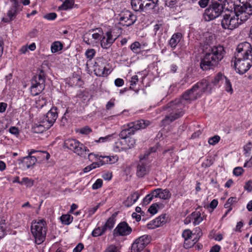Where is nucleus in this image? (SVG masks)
<instances>
[{"label":"nucleus","instance_id":"obj_1","mask_svg":"<svg viewBox=\"0 0 252 252\" xmlns=\"http://www.w3.org/2000/svg\"><path fill=\"white\" fill-rule=\"evenodd\" d=\"M198 98L192 88L186 91L182 97L176 98L167 104L166 108L168 114L166 115L161 122L163 125H167L181 117L184 114L183 110L188 100H195Z\"/></svg>","mask_w":252,"mask_h":252},{"label":"nucleus","instance_id":"obj_2","mask_svg":"<svg viewBox=\"0 0 252 252\" xmlns=\"http://www.w3.org/2000/svg\"><path fill=\"white\" fill-rule=\"evenodd\" d=\"M225 55L223 46L219 45L213 46L206 52L201 59L200 67L203 70L214 69L217 67L219 63L222 60Z\"/></svg>","mask_w":252,"mask_h":252},{"label":"nucleus","instance_id":"obj_3","mask_svg":"<svg viewBox=\"0 0 252 252\" xmlns=\"http://www.w3.org/2000/svg\"><path fill=\"white\" fill-rule=\"evenodd\" d=\"M226 2L227 0H212L205 11L203 15L205 20L210 21L218 17L225 8Z\"/></svg>","mask_w":252,"mask_h":252},{"label":"nucleus","instance_id":"obj_4","mask_svg":"<svg viewBox=\"0 0 252 252\" xmlns=\"http://www.w3.org/2000/svg\"><path fill=\"white\" fill-rule=\"evenodd\" d=\"M45 79L44 71L42 69H40L38 74L34 75L31 80L30 90L32 95H37L45 89Z\"/></svg>","mask_w":252,"mask_h":252},{"label":"nucleus","instance_id":"obj_5","mask_svg":"<svg viewBox=\"0 0 252 252\" xmlns=\"http://www.w3.org/2000/svg\"><path fill=\"white\" fill-rule=\"evenodd\" d=\"M46 223L43 220L35 222L31 226L32 233L35 238V243L39 245L43 243L46 238L47 227Z\"/></svg>","mask_w":252,"mask_h":252},{"label":"nucleus","instance_id":"obj_6","mask_svg":"<svg viewBox=\"0 0 252 252\" xmlns=\"http://www.w3.org/2000/svg\"><path fill=\"white\" fill-rule=\"evenodd\" d=\"M63 147L72 151L80 157H85L89 150L83 144L75 139L68 138L64 141Z\"/></svg>","mask_w":252,"mask_h":252},{"label":"nucleus","instance_id":"obj_7","mask_svg":"<svg viewBox=\"0 0 252 252\" xmlns=\"http://www.w3.org/2000/svg\"><path fill=\"white\" fill-rule=\"evenodd\" d=\"M234 66L237 72L240 74H243L252 66V58L235 59Z\"/></svg>","mask_w":252,"mask_h":252},{"label":"nucleus","instance_id":"obj_8","mask_svg":"<svg viewBox=\"0 0 252 252\" xmlns=\"http://www.w3.org/2000/svg\"><path fill=\"white\" fill-rule=\"evenodd\" d=\"M236 51L235 59L252 58V47L249 42H244L238 44Z\"/></svg>","mask_w":252,"mask_h":252},{"label":"nucleus","instance_id":"obj_9","mask_svg":"<svg viewBox=\"0 0 252 252\" xmlns=\"http://www.w3.org/2000/svg\"><path fill=\"white\" fill-rule=\"evenodd\" d=\"M221 27L224 29L233 30L239 26L238 18L236 15L231 14H225L221 22Z\"/></svg>","mask_w":252,"mask_h":252},{"label":"nucleus","instance_id":"obj_10","mask_svg":"<svg viewBox=\"0 0 252 252\" xmlns=\"http://www.w3.org/2000/svg\"><path fill=\"white\" fill-rule=\"evenodd\" d=\"M119 16V24L123 27L130 26L133 25L137 20V16L129 10L122 12Z\"/></svg>","mask_w":252,"mask_h":252},{"label":"nucleus","instance_id":"obj_11","mask_svg":"<svg viewBox=\"0 0 252 252\" xmlns=\"http://www.w3.org/2000/svg\"><path fill=\"white\" fill-rule=\"evenodd\" d=\"M151 237L148 235H142L136 239L131 246V252H140L150 242Z\"/></svg>","mask_w":252,"mask_h":252},{"label":"nucleus","instance_id":"obj_12","mask_svg":"<svg viewBox=\"0 0 252 252\" xmlns=\"http://www.w3.org/2000/svg\"><path fill=\"white\" fill-rule=\"evenodd\" d=\"M105 60L103 58H98L96 60L94 65V71L97 76H105L108 75L110 72L106 66Z\"/></svg>","mask_w":252,"mask_h":252},{"label":"nucleus","instance_id":"obj_13","mask_svg":"<svg viewBox=\"0 0 252 252\" xmlns=\"http://www.w3.org/2000/svg\"><path fill=\"white\" fill-rule=\"evenodd\" d=\"M56 107H52L42 118L41 123H45V127L50 128L55 122L58 118V111Z\"/></svg>","mask_w":252,"mask_h":252},{"label":"nucleus","instance_id":"obj_14","mask_svg":"<svg viewBox=\"0 0 252 252\" xmlns=\"http://www.w3.org/2000/svg\"><path fill=\"white\" fill-rule=\"evenodd\" d=\"M132 228L126 221L120 222L113 230L114 237L125 236L129 235L132 232Z\"/></svg>","mask_w":252,"mask_h":252},{"label":"nucleus","instance_id":"obj_15","mask_svg":"<svg viewBox=\"0 0 252 252\" xmlns=\"http://www.w3.org/2000/svg\"><path fill=\"white\" fill-rule=\"evenodd\" d=\"M233 5L236 17L238 18L239 25L246 21L250 18V16L252 15V14H250V12H248L247 9H245L240 5H238L237 3H234Z\"/></svg>","mask_w":252,"mask_h":252},{"label":"nucleus","instance_id":"obj_16","mask_svg":"<svg viewBox=\"0 0 252 252\" xmlns=\"http://www.w3.org/2000/svg\"><path fill=\"white\" fill-rule=\"evenodd\" d=\"M22 5H11L6 13V17L2 19L4 23H9L14 20L18 14L22 10Z\"/></svg>","mask_w":252,"mask_h":252},{"label":"nucleus","instance_id":"obj_17","mask_svg":"<svg viewBox=\"0 0 252 252\" xmlns=\"http://www.w3.org/2000/svg\"><path fill=\"white\" fill-rule=\"evenodd\" d=\"M192 88L198 97H200L203 93L207 92L208 90H210L209 83L205 79H202Z\"/></svg>","mask_w":252,"mask_h":252},{"label":"nucleus","instance_id":"obj_18","mask_svg":"<svg viewBox=\"0 0 252 252\" xmlns=\"http://www.w3.org/2000/svg\"><path fill=\"white\" fill-rule=\"evenodd\" d=\"M150 124L151 122L149 121L141 119L128 124V126H131L135 133L137 130L146 128Z\"/></svg>","mask_w":252,"mask_h":252},{"label":"nucleus","instance_id":"obj_19","mask_svg":"<svg viewBox=\"0 0 252 252\" xmlns=\"http://www.w3.org/2000/svg\"><path fill=\"white\" fill-rule=\"evenodd\" d=\"M116 38H114L112 34V32L107 31L100 40V45L104 49L109 48L115 42Z\"/></svg>","mask_w":252,"mask_h":252},{"label":"nucleus","instance_id":"obj_20","mask_svg":"<svg viewBox=\"0 0 252 252\" xmlns=\"http://www.w3.org/2000/svg\"><path fill=\"white\" fill-rule=\"evenodd\" d=\"M167 219L166 215L162 214L148 223L147 224V228L148 229H153L156 227H159L166 222Z\"/></svg>","mask_w":252,"mask_h":252},{"label":"nucleus","instance_id":"obj_21","mask_svg":"<svg viewBox=\"0 0 252 252\" xmlns=\"http://www.w3.org/2000/svg\"><path fill=\"white\" fill-rule=\"evenodd\" d=\"M127 128L123 129L119 133V137L124 139V141H119L116 143V148H120L119 145H122L123 142H127V139L131 135L134 134L133 130L132 129L131 126H128Z\"/></svg>","mask_w":252,"mask_h":252},{"label":"nucleus","instance_id":"obj_22","mask_svg":"<svg viewBox=\"0 0 252 252\" xmlns=\"http://www.w3.org/2000/svg\"><path fill=\"white\" fill-rule=\"evenodd\" d=\"M37 160L36 156H27L21 158L18 161L29 169L35 165Z\"/></svg>","mask_w":252,"mask_h":252},{"label":"nucleus","instance_id":"obj_23","mask_svg":"<svg viewBox=\"0 0 252 252\" xmlns=\"http://www.w3.org/2000/svg\"><path fill=\"white\" fill-rule=\"evenodd\" d=\"M182 37L183 35L181 32L174 33L168 42V45L172 49H175L182 39Z\"/></svg>","mask_w":252,"mask_h":252},{"label":"nucleus","instance_id":"obj_24","mask_svg":"<svg viewBox=\"0 0 252 252\" xmlns=\"http://www.w3.org/2000/svg\"><path fill=\"white\" fill-rule=\"evenodd\" d=\"M141 159H142L141 158ZM148 172L147 166L141 160L137 166L136 175L138 177H143L147 174Z\"/></svg>","mask_w":252,"mask_h":252},{"label":"nucleus","instance_id":"obj_25","mask_svg":"<svg viewBox=\"0 0 252 252\" xmlns=\"http://www.w3.org/2000/svg\"><path fill=\"white\" fill-rule=\"evenodd\" d=\"M116 217L115 215L113 214L107 220L102 226L106 231L108 230H111L113 229L116 222Z\"/></svg>","mask_w":252,"mask_h":252},{"label":"nucleus","instance_id":"obj_26","mask_svg":"<svg viewBox=\"0 0 252 252\" xmlns=\"http://www.w3.org/2000/svg\"><path fill=\"white\" fill-rule=\"evenodd\" d=\"M139 196L140 195L137 192H134L127 198L124 202L125 205L128 207H130L137 201Z\"/></svg>","mask_w":252,"mask_h":252},{"label":"nucleus","instance_id":"obj_27","mask_svg":"<svg viewBox=\"0 0 252 252\" xmlns=\"http://www.w3.org/2000/svg\"><path fill=\"white\" fill-rule=\"evenodd\" d=\"M190 215L194 226L199 224L203 220L201 213L199 211H194Z\"/></svg>","mask_w":252,"mask_h":252},{"label":"nucleus","instance_id":"obj_28","mask_svg":"<svg viewBox=\"0 0 252 252\" xmlns=\"http://www.w3.org/2000/svg\"><path fill=\"white\" fill-rule=\"evenodd\" d=\"M238 4L245 9H247L250 14H252V0H246V1L242 2L239 0Z\"/></svg>","mask_w":252,"mask_h":252},{"label":"nucleus","instance_id":"obj_29","mask_svg":"<svg viewBox=\"0 0 252 252\" xmlns=\"http://www.w3.org/2000/svg\"><path fill=\"white\" fill-rule=\"evenodd\" d=\"M142 0H131V5L132 9L135 11H143Z\"/></svg>","mask_w":252,"mask_h":252},{"label":"nucleus","instance_id":"obj_30","mask_svg":"<svg viewBox=\"0 0 252 252\" xmlns=\"http://www.w3.org/2000/svg\"><path fill=\"white\" fill-rule=\"evenodd\" d=\"M73 219V217L69 214L63 215L60 217V220L62 221V223L64 225H69L72 222Z\"/></svg>","mask_w":252,"mask_h":252},{"label":"nucleus","instance_id":"obj_31","mask_svg":"<svg viewBox=\"0 0 252 252\" xmlns=\"http://www.w3.org/2000/svg\"><path fill=\"white\" fill-rule=\"evenodd\" d=\"M74 4V0H65L62 5L59 7V9L64 10L71 9L73 7Z\"/></svg>","mask_w":252,"mask_h":252},{"label":"nucleus","instance_id":"obj_32","mask_svg":"<svg viewBox=\"0 0 252 252\" xmlns=\"http://www.w3.org/2000/svg\"><path fill=\"white\" fill-rule=\"evenodd\" d=\"M171 197V193L168 189H161L160 190L159 198L163 200H168Z\"/></svg>","mask_w":252,"mask_h":252},{"label":"nucleus","instance_id":"obj_33","mask_svg":"<svg viewBox=\"0 0 252 252\" xmlns=\"http://www.w3.org/2000/svg\"><path fill=\"white\" fill-rule=\"evenodd\" d=\"M63 45L60 41L54 42L51 47V51L52 53H56L62 50Z\"/></svg>","mask_w":252,"mask_h":252},{"label":"nucleus","instance_id":"obj_34","mask_svg":"<svg viewBox=\"0 0 252 252\" xmlns=\"http://www.w3.org/2000/svg\"><path fill=\"white\" fill-rule=\"evenodd\" d=\"M225 76L221 72H219L215 78L212 80V83L214 85H217L222 82L225 79Z\"/></svg>","mask_w":252,"mask_h":252},{"label":"nucleus","instance_id":"obj_35","mask_svg":"<svg viewBox=\"0 0 252 252\" xmlns=\"http://www.w3.org/2000/svg\"><path fill=\"white\" fill-rule=\"evenodd\" d=\"M106 232L105 229L103 227H97L94 229L92 232V235L94 237H98L100 236H102Z\"/></svg>","mask_w":252,"mask_h":252},{"label":"nucleus","instance_id":"obj_36","mask_svg":"<svg viewBox=\"0 0 252 252\" xmlns=\"http://www.w3.org/2000/svg\"><path fill=\"white\" fill-rule=\"evenodd\" d=\"M130 49L135 54H138L140 52L141 45L138 41H135L130 46Z\"/></svg>","mask_w":252,"mask_h":252},{"label":"nucleus","instance_id":"obj_37","mask_svg":"<svg viewBox=\"0 0 252 252\" xmlns=\"http://www.w3.org/2000/svg\"><path fill=\"white\" fill-rule=\"evenodd\" d=\"M45 123H41V121L40 122V124L39 125H37L35 126L33 128V130L34 132L36 133H41L43 132L44 131L48 129L49 128H46L45 127Z\"/></svg>","mask_w":252,"mask_h":252},{"label":"nucleus","instance_id":"obj_38","mask_svg":"<svg viewBox=\"0 0 252 252\" xmlns=\"http://www.w3.org/2000/svg\"><path fill=\"white\" fill-rule=\"evenodd\" d=\"M127 144V146H123L122 147L118 148V151H120V149H127V148H131L134 146L135 144V140L131 137H129L127 139V142H126Z\"/></svg>","mask_w":252,"mask_h":252},{"label":"nucleus","instance_id":"obj_39","mask_svg":"<svg viewBox=\"0 0 252 252\" xmlns=\"http://www.w3.org/2000/svg\"><path fill=\"white\" fill-rule=\"evenodd\" d=\"M20 185L25 184L28 187H31L33 185V181L28 177L22 178L21 182H18Z\"/></svg>","mask_w":252,"mask_h":252},{"label":"nucleus","instance_id":"obj_40","mask_svg":"<svg viewBox=\"0 0 252 252\" xmlns=\"http://www.w3.org/2000/svg\"><path fill=\"white\" fill-rule=\"evenodd\" d=\"M138 81V76L136 75H133L131 77V80L130 81V86L129 87V89L134 90V91H135V92L136 93H138L139 90H135L134 89V86L137 84Z\"/></svg>","mask_w":252,"mask_h":252},{"label":"nucleus","instance_id":"obj_41","mask_svg":"<svg viewBox=\"0 0 252 252\" xmlns=\"http://www.w3.org/2000/svg\"><path fill=\"white\" fill-rule=\"evenodd\" d=\"M182 236L185 239V241H188L192 237V232L189 230L187 229L183 231Z\"/></svg>","mask_w":252,"mask_h":252},{"label":"nucleus","instance_id":"obj_42","mask_svg":"<svg viewBox=\"0 0 252 252\" xmlns=\"http://www.w3.org/2000/svg\"><path fill=\"white\" fill-rule=\"evenodd\" d=\"M225 91L227 92L230 93L231 94L233 92V89L232 88L231 84L226 77L225 78Z\"/></svg>","mask_w":252,"mask_h":252},{"label":"nucleus","instance_id":"obj_43","mask_svg":"<svg viewBox=\"0 0 252 252\" xmlns=\"http://www.w3.org/2000/svg\"><path fill=\"white\" fill-rule=\"evenodd\" d=\"M220 140V137L218 135H215L209 139L208 143L210 145H215L219 142Z\"/></svg>","mask_w":252,"mask_h":252},{"label":"nucleus","instance_id":"obj_44","mask_svg":"<svg viewBox=\"0 0 252 252\" xmlns=\"http://www.w3.org/2000/svg\"><path fill=\"white\" fill-rule=\"evenodd\" d=\"M158 205L157 203L153 204L148 209V211L152 215L156 214L158 212L157 208Z\"/></svg>","mask_w":252,"mask_h":252},{"label":"nucleus","instance_id":"obj_45","mask_svg":"<svg viewBox=\"0 0 252 252\" xmlns=\"http://www.w3.org/2000/svg\"><path fill=\"white\" fill-rule=\"evenodd\" d=\"M98 160L101 166L105 164L109 163V161H110L108 156H100L99 157Z\"/></svg>","mask_w":252,"mask_h":252},{"label":"nucleus","instance_id":"obj_46","mask_svg":"<svg viewBox=\"0 0 252 252\" xmlns=\"http://www.w3.org/2000/svg\"><path fill=\"white\" fill-rule=\"evenodd\" d=\"M95 54V51L94 49H88L85 53L87 58L90 60L93 58Z\"/></svg>","mask_w":252,"mask_h":252},{"label":"nucleus","instance_id":"obj_47","mask_svg":"<svg viewBox=\"0 0 252 252\" xmlns=\"http://www.w3.org/2000/svg\"><path fill=\"white\" fill-rule=\"evenodd\" d=\"M103 181L100 179H98L93 185L92 189H97L100 188L102 186Z\"/></svg>","mask_w":252,"mask_h":252},{"label":"nucleus","instance_id":"obj_48","mask_svg":"<svg viewBox=\"0 0 252 252\" xmlns=\"http://www.w3.org/2000/svg\"><path fill=\"white\" fill-rule=\"evenodd\" d=\"M40 154H42L41 151H36L33 149L31 150L28 152V156H36V158L40 156Z\"/></svg>","mask_w":252,"mask_h":252},{"label":"nucleus","instance_id":"obj_49","mask_svg":"<svg viewBox=\"0 0 252 252\" xmlns=\"http://www.w3.org/2000/svg\"><path fill=\"white\" fill-rule=\"evenodd\" d=\"M57 14L55 12L48 13L44 16V18L48 20H54L57 18Z\"/></svg>","mask_w":252,"mask_h":252},{"label":"nucleus","instance_id":"obj_50","mask_svg":"<svg viewBox=\"0 0 252 252\" xmlns=\"http://www.w3.org/2000/svg\"><path fill=\"white\" fill-rule=\"evenodd\" d=\"M92 131V129L88 126H86L80 129V133L83 134H89Z\"/></svg>","mask_w":252,"mask_h":252},{"label":"nucleus","instance_id":"obj_51","mask_svg":"<svg viewBox=\"0 0 252 252\" xmlns=\"http://www.w3.org/2000/svg\"><path fill=\"white\" fill-rule=\"evenodd\" d=\"M252 147V144L251 142H249L244 147V150L245 151V155L247 157L249 156V152L251 151Z\"/></svg>","mask_w":252,"mask_h":252},{"label":"nucleus","instance_id":"obj_52","mask_svg":"<svg viewBox=\"0 0 252 252\" xmlns=\"http://www.w3.org/2000/svg\"><path fill=\"white\" fill-rule=\"evenodd\" d=\"M197 240H193L191 242H190L189 240L188 241H185L184 246L186 249L190 248L194 244L196 243Z\"/></svg>","mask_w":252,"mask_h":252},{"label":"nucleus","instance_id":"obj_53","mask_svg":"<svg viewBox=\"0 0 252 252\" xmlns=\"http://www.w3.org/2000/svg\"><path fill=\"white\" fill-rule=\"evenodd\" d=\"M244 172V170L241 167H235L233 170V174L234 175L239 176L241 175L243 172Z\"/></svg>","mask_w":252,"mask_h":252},{"label":"nucleus","instance_id":"obj_54","mask_svg":"<svg viewBox=\"0 0 252 252\" xmlns=\"http://www.w3.org/2000/svg\"><path fill=\"white\" fill-rule=\"evenodd\" d=\"M160 190H161V188H158L153 190L150 194L153 198L154 197L159 198Z\"/></svg>","mask_w":252,"mask_h":252},{"label":"nucleus","instance_id":"obj_55","mask_svg":"<svg viewBox=\"0 0 252 252\" xmlns=\"http://www.w3.org/2000/svg\"><path fill=\"white\" fill-rule=\"evenodd\" d=\"M146 0H142V5H143V11L150 10V7L152 6V4H150V3L147 2Z\"/></svg>","mask_w":252,"mask_h":252},{"label":"nucleus","instance_id":"obj_56","mask_svg":"<svg viewBox=\"0 0 252 252\" xmlns=\"http://www.w3.org/2000/svg\"><path fill=\"white\" fill-rule=\"evenodd\" d=\"M9 132L13 135L16 136L18 135L19 134V130L18 127L15 126H11L9 129Z\"/></svg>","mask_w":252,"mask_h":252},{"label":"nucleus","instance_id":"obj_57","mask_svg":"<svg viewBox=\"0 0 252 252\" xmlns=\"http://www.w3.org/2000/svg\"><path fill=\"white\" fill-rule=\"evenodd\" d=\"M147 2L152 4V6L150 7V10L154 9L156 7L158 6V0H146Z\"/></svg>","mask_w":252,"mask_h":252},{"label":"nucleus","instance_id":"obj_58","mask_svg":"<svg viewBox=\"0 0 252 252\" xmlns=\"http://www.w3.org/2000/svg\"><path fill=\"white\" fill-rule=\"evenodd\" d=\"M104 252H119L117 247L115 245L109 246L104 251Z\"/></svg>","mask_w":252,"mask_h":252},{"label":"nucleus","instance_id":"obj_59","mask_svg":"<svg viewBox=\"0 0 252 252\" xmlns=\"http://www.w3.org/2000/svg\"><path fill=\"white\" fill-rule=\"evenodd\" d=\"M83 248V244L81 243H80L74 248L73 252H81Z\"/></svg>","mask_w":252,"mask_h":252},{"label":"nucleus","instance_id":"obj_60","mask_svg":"<svg viewBox=\"0 0 252 252\" xmlns=\"http://www.w3.org/2000/svg\"><path fill=\"white\" fill-rule=\"evenodd\" d=\"M210 0H200L198 4L201 8H204L207 6Z\"/></svg>","mask_w":252,"mask_h":252},{"label":"nucleus","instance_id":"obj_61","mask_svg":"<svg viewBox=\"0 0 252 252\" xmlns=\"http://www.w3.org/2000/svg\"><path fill=\"white\" fill-rule=\"evenodd\" d=\"M244 188L246 190L251 192L252 190V181H249L247 182L244 186Z\"/></svg>","mask_w":252,"mask_h":252},{"label":"nucleus","instance_id":"obj_62","mask_svg":"<svg viewBox=\"0 0 252 252\" xmlns=\"http://www.w3.org/2000/svg\"><path fill=\"white\" fill-rule=\"evenodd\" d=\"M115 85L117 87H121L124 84V81L123 79L117 78L115 80Z\"/></svg>","mask_w":252,"mask_h":252},{"label":"nucleus","instance_id":"obj_63","mask_svg":"<svg viewBox=\"0 0 252 252\" xmlns=\"http://www.w3.org/2000/svg\"><path fill=\"white\" fill-rule=\"evenodd\" d=\"M177 0H165V5L169 7H172L176 3Z\"/></svg>","mask_w":252,"mask_h":252},{"label":"nucleus","instance_id":"obj_64","mask_svg":"<svg viewBox=\"0 0 252 252\" xmlns=\"http://www.w3.org/2000/svg\"><path fill=\"white\" fill-rule=\"evenodd\" d=\"M153 199L150 194L147 195L143 199V202L145 204H148Z\"/></svg>","mask_w":252,"mask_h":252}]
</instances>
